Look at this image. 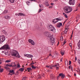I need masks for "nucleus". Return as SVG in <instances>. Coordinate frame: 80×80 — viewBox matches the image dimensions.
<instances>
[{
  "label": "nucleus",
  "instance_id": "nucleus-1",
  "mask_svg": "<svg viewBox=\"0 0 80 80\" xmlns=\"http://www.w3.org/2000/svg\"><path fill=\"white\" fill-rule=\"evenodd\" d=\"M44 35L45 37L49 38V39L50 40L51 43V45H53V43H55V40L50 35V33L47 31H46L44 32Z\"/></svg>",
  "mask_w": 80,
  "mask_h": 80
},
{
  "label": "nucleus",
  "instance_id": "nucleus-2",
  "mask_svg": "<svg viewBox=\"0 0 80 80\" xmlns=\"http://www.w3.org/2000/svg\"><path fill=\"white\" fill-rule=\"evenodd\" d=\"M72 11V8L70 6H66L64 8V12L66 13H69Z\"/></svg>",
  "mask_w": 80,
  "mask_h": 80
},
{
  "label": "nucleus",
  "instance_id": "nucleus-3",
  "mask_svg": "<svg viewBox=\"0 0 80 80\" xmlns=\"http://www.w3.org/2000/svg\"><path fill=\"white\" fill-rule=\"evenodd\" d=\"M13 57L16 56L17 58H20V55L18 52L15 50H12V53L11 54Z\"/></svg>",
  "mask_w": 80,
  "mask_h": 80
},
{
  "label": "nucleus",
  "instance_id": "nucleus-4",
  "mask_svg": "<svg viewBox=\"0 0 80 80\" xmlns=\"http://www.w3.org/2000/svg\"><path fill=\"white\" fill-rule=\"evenodd\" d=\"M48 30L50 31L53 32L54 33H55V32H56L55 28L52 25H50L49 26Z\"/></svg>",
  "mask_w": 80,
  "mask_h": 80
},
{
  "label": "nucleus",
  "instance_id": "nucleus-5",
  "mask_svg": "<svg viewBox=\"0 0 80 80\" xmlns=\"http://www.w3.org/2000/svg\"><path fill=\"white\" fill-rule=\"evenodd\" d=\"M63 20V18H62L61 19H59L58 18H56L52 20V22L53 24H55L56 23H57L58 21H61Z\"/></svg>",
  "mask_w": 80,
  "mask_h": 80
},
{
  "label": "nucleus",
  "instance_id": "nucleus-6",
  "mask_svg": "<svg viewBox=\"0 0 80 80\" xmlns=\"http://www.w3.org/2000/svg\"><path fill=\"white\" fill-rule=\"evenodd\" d=\"M9 46L8 44L4 45L0 48V50H8Z\"/></svg>",
  "mask_w": 80,
  "mask_h": 80
},
{
  "label": "nucleus",
  "instance_id": "nucleus-7",
  "mask_svg": "<svg viewBox=\"0 0 80 80\" xmlns=\"http://www.w3.org/2000/svg\"><path fill=\"white\" fill-rule=\"evenodd\" d=\"M5 40V36L4 35L0 36V43L2 44V43H3Z\"/></svg>",
  "mask_w": 80,
  "mask_h": 80
},
{
  "label": "nucleus",
  "instance_id": "nucleus-8",
  "mask_svg": "<svg viewBox=\"0 0 80 80\" xmlns=\"http://www.w3.org/2000/svg\"><path fill=\"white\" fill-rule=\"evenodd\" d=\"M69 5H73L75 4V0H69Z\"/></svg>",
  "mask_w": 80,
  "mask_h": 80
},
{
  "label": "nucleus",
  "instance_id": "nucleus-9",
  "mask_svg": "<svg viewBox=\"0 0 80 80\" xmlns=\"http://www.w3.org/2000/svg\"><path fill=\"white\" fill-rule=\"evenodd\" d=\"M24 57H27L28 58H32L33 57V55L31 54H24Z\"/></svg>",
  "mask_w": 80,
  "mask_h": 80
},
{
  "label": "nucleus",
  "instance_id": "nucleus-10",
  "mask_svg": "<svg viewBox=\"0 0 80 80\" xmlns=\"http://www.w3.org/2000/svg\"><path fill=\"white\" fill-rule=\"evenodd\" d=\"M9 72L10 73H9V74H10L11 75H12L13 74H14V73H15V71L13 70H10L9 71ZM10 73H12V74H10Z\"/></svg>",
  "mask_w": 80,
  "mask_h": 80
},
{
  "label": "nucleus",
  "instance_id": "nucleus-11",
  "mask_svg": "<svg viewBox=\"0 0 80 80\" xmlns=\"http://www.w3.org/2000/svg\"><path fill=\"white\" fill-rule=\"evenodd\" d=\"M45 6H47V7H48V6H49V4H48V2L47 1H45Z\"/></svg>",
  "mask_w": 80,
  "mask_h": 80
},
{
  "label": "nucleus",
  "instance_id": "nucleus-12",
  "mask_svg": "<svg viewBox=\"0 0 80 80\" xmlns=\"http://www.w3.org/2000/svg\"><path fill=\"white\" fill-rule=\"evenodd\" d=\"M78 49H80V40L78 43Z\"/></svg>",
  "mask_w": 80,
  "mask_h": 80
},
{
  "label": "nucleus",
  "instance_id": "nucleus-13",
  "mask_svg": "<svg viewBox=\"0 0 80 80\" xmlns=\"http://www.w3.org/2000/svg\"><path fill=\"white\" fill-rule=\"evenodd\" d=\"M50 77H51V78L52 79H54V78H55V77H54V75L52 74H51Z\"/></svg>",
  "mask_w": 80,
  "mask_h": 80
},
{
  "label": "nucleus",
  "instance_id": "nucleus-14",
  "mask_svg": "<svg viewBox=\"0 0 80 80\" xmlns=\"http://www.w3.org/2000/svg\"><path fill=\"white\" fill-rule=\"evenodd\" d=\"M18 16H25V14L21 13H19L18 14Z\"/></svg>",
  "mask_w": 80,
  "mask_h": 80
},
{
  "label": "nucleus",
  "instance_id": "nucleus-15",
  "mask_svg": "<svg viewBox=\"0 0 80 80\" xmlns=\"http://www.w3.org/2000/svg\"><path fill=\"white\" fill-rule=\"evenodd\" d=\"M6 67H12V64H11L10 63H8L6 65Z\"/></svg>",
  "mask_w": 80,
  "mask_h": 80
},
{
  "label": "nucleus",
  "instance_id": "nucleus-16",
  "mask_svg": "<svg viewBox=\"0 0 80 80\" xmlns=\"http://www.w3.org/2000/svg\"><path fill=\"white\" fill-rule=\"evenodd\" d=\"M27 70L28 72H30V71H32V68H27Z\"/></svg>",
  "mask_w": 80,
  "mask_h": 80
},
{
  "label": "nucleus",
  "instance_id": "nucleus-17",
  "mask_svg": "<svg viewBox=\"0 0 80 80\" xmlns=\"http://www.w3.org/2000/svg\"><path fill=\"white\" fill-rule=\"evenodd\" d=\"M8 12V11H7V10H5L2 13L3 14H4V15H5V14H6V13H7V12Z\"/></svg>",
  "mask_w": 80,
  "mask_h": 80
},
{
  "label": "nucleus",
  "instance_id": "nucleus-18",
  "mask_svg": "<svg viewBox=\"0 0 80 80\" xmlns=\"http://www.w3.org/2000/svg\"><path fill=\"white\" fill-rule=\"evenodd\" d=\"M12 63H13V65H13L12 64V66H11L12 67H16L17 66V64H15V62Z\"/></svg>",
  "mask_w": 80,
  "mask_h": 80
},
{
  "label": "nucleus",
  "instance_id": "nucleus-19",
  "mask_svg": "<svg viewBox=\"0 0 80 80\" xmlns=\"http://www.w3.org/2000/svg\"><path fill=\"white\" fill-rule=\"evenodd\" d=\"M4 18H6V19H8L9 18H10V17L8 16H6L4 17Z\"/></svg>",
  "mask_w": 80,
  "mask_h": 80
},
{
  "label": "nucleus",
  "instance_id": "nucleus-20",
  "mask_svg": "<svg viewBox=\"0 0 80 80\" xmlns=\"http://www.w3.org/2000/svg\"><path fill=\"white\" fill-rule=\"evenodd\" d=\"M63 14L64 16V17L66 18H68V16H67V15L66 14H65V13L63 12Z\"/></svg>",
  "mask_w": 80,
  "mask_h": 80
},
{
  "label": "nucleus",
  "instance_id": "nucleus-21",
  "mask_svg": "<svg viewBox=\"0 0 80 80\" xmlns=\"http://www.w3.org/2000/svg\"><path fill=\"white\" fill-rule=\"evenodd\" d=\"M19 70L20 71V72H23V71L24 70V69L23 68H21L19 69Z\"/></svg>",
  "mask_w": 80,
  "mask_h": 80
},
{
  "label": "nucleus",
  "instance_id": "nucleus-22",
  "mask_svg": "<svg viewBox=\"0 0 80 80\" xmlns=\"http://www.w3.org/2000/svg\"><path fill=\"white\" fill-rule=\"evenodd\" d=\"M33 41V40L32 39H29L28 40V42H29V43H31V42H32Z\"/></svg>",
  "mask_w": 80,
  "mask_h": 80
},
{
  "label": "nucleus",
  "instance_id": "nucleus-23",
  "mask_svg": "<svg viewBox=\"0 0 80 80\" xmlns=\"http://www.w3.org/2000/svg\"><path fill=\"white\" fill-rule=\"evenodd\" d=\"M2 32L5 35H6L7 33V32L5 31V30H3Z\"/></svg>",
  "mask_w": 80,
  "mask_h": 80
},
{
  "label": "nucleus",
  "instance_id": "nucleus-24",
  "mask_svg": "<svg viewBox=\"0 0 80 80\" xmlns=\"http://www.w3.org/2000/svg\"><path fill=\"white\" fill-rule=\"evenodd\" d=\"M15 0H9V1L11 3H14V2H15Z\"/></svg>",
  "mask_w": 80,
  "mask_h": 80
},
{
  "label": "nucleus",
  "instance_id": "nucleus-25",
  "mask_svg": "<svg viewBox=\"0 0 80 80\" xmlns=\"http://www.w3.org/2000/svg\"><path fill=\"white\" fill-rule=\"evenodd\" d=\"M4 68L6 69V70H10V68L7 66H5L4 67Z\"/></svg>",
  "mask_w": 80,
  "mask_h": 80
},
{
  "label": "nucleus",
  "instance_id": "nucleus-26",
  "mask_svg": "<svg viewBox=\"0 0 80 80\" xmlns=\"http://www.w3.org/2000/svg\"><path fill=\"white\" fill-rule=\"evenodd\" d=\"M32 68H33V69H35V68H37V67H35V66H34L33 65H32Z\"/></svg>",
  "mask_w": 80,
  "mask_h": 80
},
{
  "label": "nucleus",
  "instance_id": "nucleus-27",
  "mask_svg": "<svg viewBox=\"0 0 80 80\" xmlns=\"http://www.w3.org/2000/svg\"><path fill=\"white\" fill-rule=\"evenodd\" d=\"M65 74H63L61 77V78H62V79H63V78H65Z\"/></svg>",
  "mask_w": 80,
  "mask_h": 80
},
{
  "label": "nucleus",
  "instance_id": "nucleus-28",
  "mask_svg": "<svg viewBox=\"0 0 80 80\" xmlns=\"http://www.w3.org/2000/svg\"><path fill=\"white\" fill-rule=\"evenodd\" d=\"M17 67L18 68H20V64H18V62L17 64Z\"/></svg>",
  "mask_w": 80,
  "mask_h": 80
},
{
  "label": "nucleus",
  "instance_id": "nucleus-29",
  "mask_svg": "<svg viewBox=\"0 0 80 80\" xmlns=\"http://www.w3.org/2000/svg\"><path fill=\"white\" fill-rule=\"evenodd\" d=\"M31 43L32 45H35V42L33 41H32Z\"/></svg>",
  "mask_w": 80,
  "mask_h": 80
},
{
  "label": "nucleus",
  "instance_id": "nucleus-30",
  "mask_svg": "<svg viewBox=\"0 0 80 80\" xmlns=\"http://www.w3.org/2000/svg\"><path fill=\"white\" fill-rule=\"evenodd\" d=\"M3 68L0 69V72L1 73L3 72Z\"/></svg>",
  "mask_w": 80,
  "mask_h": 80
},
{
  "label": "nucleus",
  "instance_id": "nucleus-31",
  "mask_svg": "<svg viewBox=\"0 0 80 80\" xmlns=\"http://www.w3.org/2000/svg\"><path fill=\"white\" fill-rule=\"evenodd\" d=\"M5 54L7 55H8V56L10 55V53L8 52H5Z\"/></svg>",
  "mask_w": 80,
  "mask_h": 80
},
{
  "label": "nucleus",
  "instance_id": "nucleus-32",
  "mask_svg": "<svg viewBox=\"0 0 80 80\" xmlns=\"http://www.w3.org/2000/svg\"><path fill=\"white\" fill-rule=\"evenodd\" d=\"M61 55L63 56L64 55V52L63 51H61Z\"/></svg>",
  "mask_w": 80,
  "mask_h": 80
},
{
  "label": "nucleus",
  "instance_id": "nucleus-33",
  "mask_svg": "<svg viewBox=\"0 0 80 80\" xmlns=\"http://www.w3.org/2000/svg\"><path fill=\"white\" fill-rule=\"evenodd\" d=\"M58 24H59V25H60V26L61 27V26H62V23H61V22H59L58 23Z\"/></svg>",
  "mask_w": 80,
  "mask_h": 80
},
{
  "label": "nucleus",
  "instance_id": "nucleus-34",
  "mask_svg": "<svg viewBox=\"0 0 80 80\" xmlns=\"http://www.w3.org/2000/svg\"><path fill=\"white\" fill-rule=\"evenodd\" d=\"M11 61L10 60H7L5 61L6 63H9V62H10Z\"/></svg>",
  "mask_w": 80,
  "mask_h": 80
},
{
  "label": "nucleus",
  "instance_id": "nucleus-35",
  "mask_svg": "<svg viewBox=\"0 0 80 80\" xmlns=\"http://www.w3.org/2000/svg\"><path fill=\"white\" fill-rule=\"evenodd\" d=\"M34 64L35 63L34 62L31 63L30 64V66H32V65H34Z\"/></svg>",
  "mask_w": 80,
  "mask_h": 80
},
{
  "label": "nucleus",
  "instance_id": "nucleus-36",
  "mask_svg": "<svg viewBox=\"0 0 80 80\" xmlns=\"http://www.w3.org/2000/svg\"><path fill=\"white\" fill-rule=\"evenodd\" d=\"M68 28H66V29L65 30L64 32H67L68 31Z\"/></svg>",
  "mask_w": 80,
  "mask_h": 80
},
{
  "label": "nucleus",
  "instance_id": "nucleus-37",
  "mask_svg": "<svg viewBox=\"0 0 80 80\" xmlns=\"http://www.w3.org/2000/svg\"><path fill=\"white\" fill-rule=\"evenodd\" d=\"M42 10L41 9H39V10L38 12V13H40V12H42Z\"/></svg>",
  "mask_w": 80,
  "mask_h": 80
},
{
  "label": "nucleus",
  "instance_id": "nucleus-38",
  "mask_svg": "<svg viewBox=\"0 0 80 80\" xmlns=\"http://www.w3.org/2000/svg\"><path fill=\"white\" fill-rule=\"evenodd\" d=\"M63 74L62 73H60L59 74V76H60V77H61L62 76V75H63Z\"/></svg>",
  "mask_w": 80,
  "mask_h": 80
},
{
  "label": "nucleus",
  "instance_id": "nucleus-39",
  "mask_svg": "<svg viewBox=\"0 0 80 80\" xmlns=\"http://www.w3.org/2000/svg\"><path fill=\"white\" fill-rule=\"evenodd\" d=\"M26 3H30V1H28L26 2Z\"/></svg>",
  "mask_w": 80,
  "mask_h": 80
},
{
  "label": "nucleus",
  "instance_id": "nucleus-40",
  "mask_svg": "<svg viewBox=\"0 0 80 80\" xmlns=\"http://www.w3.org/2000/svg\"><path fill=\"white\" fill-rule=\"evenodd\" d=\"M71 63H72V62L70 61H69V65H71Z\"/></svg>",
  "mask_w": 80,
  "mask_h": 80
},
{
  "label": "nucleus",
  "instance_id": "nucleus-41",
  "mask_svg": "<svg viewBox=\"0 0 80 80\" xmlns=\"http://www.w3.org/2000/svg\"><path fill=\"white\" fill-rule=\"evenodd\" d=\"M57 27H58V28H60V26L59 25V24H58L57 25Z\"/></svg>",
  "mask_w": 80,
  "mask_h": 80
},
{
  "label": "nucleus",
  "instance_id": "nucleus-42",
  "mask_svg": "<svg viewBox=\"0 0 80 80\" xmlns=\"http://www.w3.org/2000/svg\"><path fill=\"white\" fill-rule=\"evenodd\" d=\"M55 55H56V57L58 56V53H56Z\"/></svg>",
  "mask_w": 80,
  "mask_h": 80
},
{
  "label": "nucleus",
  "instance_id": "nucleus-43",
  "mask_svg": "<svg viewBox=\"0 0 80 80\" xmlns=\"http://www.w3.org/2000/svg\"><path fill=\"white\" fill-rule=\"evenodd\" d=\"M57 67V65L56 64L55 65H53V66H52L53 67Z\"/></svg>",
  "mask_w": 80,
  "mask_h": 80
},
{
  "label": "nucleus",
  "instance_id": "nucleus-44",
  "mask_svg": "<svg viewBox=\"0 0 80 80\" xmlns=\"http://www.w3.org/2000/svg\"><path fill=\"white\" fill-rule=\"evenodd\" d=\"M22 80H26V79L25 78V77H23V78L22 79Z\"/></svg>",
  "mask_w": 80,
  "mask_h": 80
},
{
  "label": "nucleus",
  "instance_id": "nucleus-45",
  "mask_svg": "<svg viewBox=\"0 0 80 80\" xmlns=\"http://www.w3.org/2000/svg\"><path fill=\"white\" fill-rule=\"evenodd\" d=\"M60 40H63V37H61L60 38Z\"/></svg>",
  "mask_w": 80,
  "mask_h": 80
},
{
  "label": "nucleus",
  "instance_id": "nucleus-46",
  "mask_svg": "<svg viewBox=\"0 0 80 80\" xmlns=\"http://www.w3.org/2000/svg\"><path fill=\"white\" fill-rule=\"evenodd\" d=\"M69 46L71 47V48H72V44H69Z\"/></svg>",
  "mask_w": 80,
  "mask_h": 80
},
{
  "label": "nucleus",
  "instance_id": "nucleus-47",
  "mask_svg": "<svg viewBox=\"0 0 80 80\" xmlns=\"http://www.w3.org/2000/svg\"><path fill=\"white\" fill-rule=\"evenodd\" d=\"M46 67H48V68H50V66H48V65H47L46 66Z\"/></svg>",
  "mask_w": 80,
  "mask_h": 80
},
{
  "label": "nucleus",
  "instance_id": "nucleus-48",
  "mask_svg": "<svg viewBox=\"0 0 80 80\" xmlns=\"http://www.w3.org/2000/svg\"><path fill=\"white\" fill-rule=\"evenodd\" d=\"M56 68L57 70H58V69H59V68L58 67H57Z\"/></svg>",
  "mask_w": 80,
  "mask_h": 80
},
{
  "label": "nucleus",
  "instance_id": "nucleus-49",
  "mask_svg": "<svg viewBox=\"0 0 80 80\" xmlns=\"http://www.w3.org/2000/svg\"><path fill=\"white\" fill-rule=\"evenodd\" d=\"M71 69L72 70V71H73V67H71Z\"/></svg>",
  "mask_w": 80,
  "mask_h": 80
},
{
  "label": "nucleus",
  "instance_id": "nucleus-50",
  "mask_svg": "<svg viewBox=\"0 0 80 80\" xmlns=\"http://www.w3.org/2000/svg\"><path fill=\"white\" fill-rule=\"evenodd\" d=\"M4 60V59L3 58H0V60Z\"/></svg>",
  "mask_w": 80,
  "mask_h": 80
},
{
  "label": "nucleus",
  "instance_id": "nucleus-51",
  "mask_svg": "<svg viewBox=\"0 0 80 80\" xmlns=\"http://www.w3.org/2000/svg\"><path fill=\"white\" fill-rule=\"evenodd\" d=\"M72 35H71V37H70L71 40H72Z\"/></svg>",
  "mask_w": 80,
  "mask_h": 80
},
{
  "label": "nucleus",
  "instance_id": "nucleus-52",
  "mask_svg": "<svg viewBox=\"0 0 80 80\" xmlns=\"http://www.w3.org/2000/svg\"><path fill=\"white\" fill-rule=\"evenodd\" d=\"M65 43H66V42L64 41L63 42V45H65Z\"/></svg>",
  "mask_w": 80,
  "mask_h": 80
},
{
  "label": "nucleus",
  "instance_id": "nucleus-53",
  "mask_svg": "<svg viewBox=\"0 0 80 80\" xmlns=\"http://www.w3.org/2000/svg\"><path fill=\"white\" fill-rule=\"evenodd\" d=\"M39 7H40V8H41V7H42V6H41V4H39Z\"/></svg>",
  "mask_w": 80,
  "mask_h": 80
},
{
  "label": "nucleus",
  "instance_id": "nucleus-54",
  "mask_svg": "<svg viewBox=\"0 0 80 80\" xmlns=\"http://www.w3.org/2000/svg\"><path fill=\"white\" fill-rule=\"evenodd\" d=\"M51 69H52V68H52V67H51L50 66L49 67Z\"/></svg>",
  "mask_w": 80,
  "mask_h": 80
},
{
  "label": "nucleus",
  "instance_id": "nucleus-55",
  "mask_svg": "<svg viewBox=\"0 0 80 80\" xmlns=\"http://www.w3.org/2000/svg\"><path fill=\"white\" fill-rule=\"evenodd\" d=\"M51 5H54V4L53 3H51Z\"/></svg>",
  "mask_w": 80,
  "mask_h": 80
},
{
  "label": "nucleus",
  "instance_id": "nucleus-56",
  "mask_svg": "<svg viewBox=\"0 0 80 80\" xmlns=\"http://www.w3.org/2000/svg\"><path fill=\"white\" fill-rule=\"evenodd\" d=\"M56 65H57V66H59V64L58 63H57Z\"/></svg>",
  "mask_w": 80,
  "mask_h": 80
},
{
  "label": "nucleus",
  "instance_id": "nucleus-57",
  "mask_svg": "<svg viewBox=\"0 0 80 80\" xmlns=\"http://www.w3.org/2000/svg\"><path fill=\"white\" fill-rule=\"evenodd\" d=\"M70 67H71V66H70L68 68H69V69H70V68H71Z\"/></svg>",
  "mask_w": 80,
  "mask_h": 80
},
{
  "label": "nucleus",
  "instance_id": "nucleus-58",
  "mask_svg": "<svg viewBox=\"0 0 80 80\" xmlns=\"http://www.w3.org/2000/svg\"><path fill=\"white\" fill-rule=\"evenodd\" d=\"M78 63H79V64H80V60L78 61Z\"/></svg>",
  "mask_w": 80,
  "mask_h": 80
},
{
  "label": "nucleus",
  "instance_id": "nucleus-59",
  "mask_svg": "<svg viewBox=\"0 0 80 80\" xmlns=\"http://www.w3.org/2000/svg\"><path fill=\"white\" fill-rule=\"evenodd\" d=\"M52 6H49V8H52Z\"/></svg>",
  "mask_w": 80,
  "mask_h": 80
},
{
  "label": "nucleus",
  "instance_id": "nucleus-60",
  "mask_svg": "<svg viewBox=\"0 0 80 80\" xmlns=\"http://www.w3.org/2000/svg\"><path fill=\"white\" fill-rule=\"evenodd\" d=\"M74 76H75V77H76V74L75 73H74Z\"/></svg>",
  "mask_w": 80,
  "mask_h": 80
},
{
  "label": "nucleus",
  "instance_id": "nucleus-61",
  "mask_svg": "<svg viewBox=\"0 0 80 80\" xmlns=\"http://www.w3.org/2000/svg\"><path fill=\"white\" fill-rule=\"evenodd\" d=\"M67 33V32H66L64 31V33L66 34V33Z\"/></svg>",
  "mask_w": 80,
  "mask_h": 80
},
{
  "label": "nucleus",
  "instance_id": "nucleus-62",
  "mask_svg": "<svg viewBox=\"0 0 80 80\" xmlns=\"http://www.w3.org/2000/svg\"><path fill=\"white\" fill-rule=\"evenodd\" d=\"M64 60L62 58H61V60Z\"/></svg>",
  "mask_w": 80,
  "mask_h": 80
},
{
  "label": "nucleus",
  "instance_id": "nucleus-63",
  "mask_svg": "<svg viewBox=\"0 0 80 80\" xmlns=\"http://www.w3.org/2000/svg\"><path fill=\"white\" fill-rule=\"evenodd\" d=\"M1 64H2V62L0 61V65H1Z\"/></svg>",
  "mask_w": 80,
  "mask_h": 80
},
{
  "label": "nucleus",
  "instance_id": "nucleus-64",
  "mask_svg": "<svg viewBox=\"0 0 80 80\" xmlns=\"http://www.w3.org/2000/svg\"><path fill=\"white\" fill-rule=\"evenodd\" d=\"M77 60V58H76V57H75V60Z\"/></svg>",
  "mask_w": 80,
  "mask_h": 80
}]
</instances>
